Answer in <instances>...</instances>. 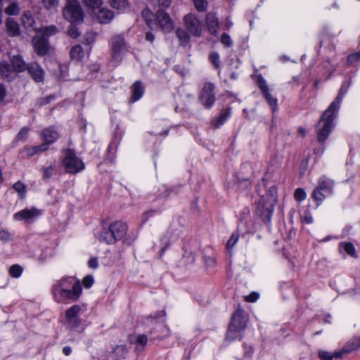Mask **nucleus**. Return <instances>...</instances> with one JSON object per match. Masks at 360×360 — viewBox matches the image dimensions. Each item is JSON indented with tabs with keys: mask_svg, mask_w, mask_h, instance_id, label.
Here are the masks:
<instances>
[{
	"mask_svg": "<svg viewBox=\"0 0 360 360\" xmlns=\"http://www.w3.org/2000/svg\"><path fill=\"white\" fill-rule=\"evenodd\" d=\"M345 251L349 255L356 257V251L354 246L351 243H347L344 245Z\"/></svg>",
	"mask_w": 360,
	"mask_h": 360,
	"instance_id": "nucleus-49",
	"label": "nucleus"
},
{
	"mask_svg": "<svg viewBox=\"0 0 360 360\" xmlns=\"http://www.w3.org/2000/svg\"><path fill=\"white\" fill-rule=\"evenodd\" d=\"M11 240V234L8 231L0 229V240L3 242H8Z\"/></svg>",
	"mask_w": 360,
	"mask_h": 360,
	"instance_id": "nucleus-51",
	"label": "nucleus"
},
{
	"mask_svg": "<svg viewBox=\"0 0 360 360\" xmlns=\"http://www.w3.org/2000/svg\"><path fill=\"white\" fill-rule=\"evenodd\" d=\"M46 150V144H41L38 146H33V147H27L25 148V151L27 153V156H33L35 154H37L39 152H43Z\"/></svg>",
	"mask_w": 360,
	"mask_h": 360,
	"instance_id": "nucleus-32",
	"label": "nucleus"
},
{
	"mask_svg": "<svg viewBox=\"0 0 360 360\" xmlns=\"http://www.w3.org/2000/svg\"><path fill=\"white\" fill-rule=\"evenodd\" d=\"M43 7L48 11H56L58 6V0H41Z\"/></svg>",
	"mask_w": 360,
	"mask_h": 360,
	"instance_id": "nucleus-30",
	"label": "nucleus"
},
{
	"mask_svg": "<svg viewBox=\"0 0 360 360\" xmlns=\"http://www.w3.org/2000/svg\"><path fill=\"white\" fill-rule=\"evenodd\" d=\"M6 31L11 37H17L20 34L19 25L12 18L6 20Z\"/></svg>",
	"mask_w": 360,
	"mask_h": 360,
	"instance_id": "nucleus-24",
	"label": "nucleus"
},
{
	"mask_svg": "<svg viewBox=\"0 0 360 360\" xmlns=\"http://www.w3.org/2000/svg\"><path fill=\"white\" fill-rule=\"evenodd\" d=\"M143 88L141 86V82H136L132 86V101H138L143 95Z\"/></svg>",
	"mask_w": 360,
	"mask_h": 360,
	"instance_id": "nucleus-29",
	"label": "nucleus"
},
{
	"mask_svg": "<svg viewBox=\"0 0 360 360\" xmlns=\"http://www.w3.org/2000/svg\"><path fill=\"white\" fill-rule=\"evenodd\" d=\"M258 297L259 294L255 292H253L245 297V300L248 302H255L258 299Z\"/></svg>",
	"mask_w": 360,
	"mask_h": 360,
	"instance_id": "nucleus-60",
	"label": "nucleus"
},
{
	"mask_svg": "<svg viewBox=\"0 0 360 360\" xmlns=\"http://www.w3.org/2000/svg\"><path fill=\"white\" fill-rule=\"evenodd\" d=\"M98 239L101 242H105L107 244H113L116 242L115 236L109 226L108 229H103L98 235Z\"/></svg>",
	"mask_w": 360,
	"mask_h": 360,
	"instance_id": "nucleus-25",
	"label": "nucleus"
},
{
	"mask_svg": "<svg viewBox=\"0 0 360 360\" xmlns=\"http://www.w3.org/2000/svg\"><path fill=\"white\" fill-rule=\"evenodd\" d=\"M68 33L72 38H77L80 34L77 27L75 26V23L70 24L68 30Z\"/></svg>",
	"mask_w": 360,
	"mask_h": 360,
	"instance_id": "nucleus-45",
	"label": "nucleus"
},
{
	"mask_svg": "<svg viewBox=\"0 0 360 360\" xmlns=\"http://www.w3.org/2000/svg\"><path fill=\"white\" fill-rule=\"evenodd\" d=\"M154 213V211L153 210H150V211H148V212H146L143 214V223L146 222L148 219L149 217H150Z\"/></svg>",
	"mask_w": 360,
	"mask_h": 360,
	"instance_id": "nucleus-64",
	"label": "nucleus"
},
{
	"mask_svg": "<svg viewBox=\"0 0 360 360\" xmlns=\"http://www.w3.org/2000/svg\"><path fill=\"white\" fill-rule=\"evenodd\" d=\"M29 128L22 127L16 136L17 141H25L27 138Z\"/></svg>",
	"mask_w": 360,
	"mask_h": 360,
	"instance_id": "nucleus-46",
	"label": "nucleus"
},
{
	"mask_svg": "<svg viewBox=\"0 0 360 360\" xmlns=\"http://www.w3.org/2000/svg\"><path fill=\"white\" fill-rule=\"evenodd\" d=\"M142 15H143V18L145 19V20L146 22V24L149 27H150V24L152 23V20L150 19V17L153 16L152 12L149 9L145 8L142 11Z\"/></svg>",
	"mask_w": 360,
	"mask_h": 360,
	"instance_id": "nucleus-50",
	"label": "nucleus"
},
{
	"mask_svg": "<svg viewBox=\"0 0 360 360\" xmlns=\"http://www.w3.org/2000/svg\"><path fill=\"white\" fill-rule=\"evenodd\" d=\"M294 197L298 202H301L306 198V193L302 188H297L294 193Z\"/></svg>",
	"mask_w": 360,
	"mask_h": 360,
	"instance_id": "nucleus-44",
	"label": "nucleus"
},
{
	"mask_svg": "<svg viewBox=\"0 0 360 360\" xmlns=\"http://www.w3.org/2000/svg\"><path fill=\"white\" fill-rule=\"evenodd\" d=\"M234 321L236 325L235 328L243 330L247 325L248 316L243 310L238 309L232 316L230 324H233Z\"/></svg>",
	"mask_w": 360,
	"mask_h": 360,
	"instance_id": "nucleus-16",
	"label": "nucleus"
},
{
	"mask_svg": "<svg viewBox=\"0 0 360 360\" xmlns=\"http://www.w3.org/2000/svg\"><path fill=\"white\" fill-rule=\"evenodd\" d=\"M28 74L36 82H42L44 79L45 72L37 62L28 63L27 70Z\"/></svg>",
	"mask_w": 360,
	"mask_h": 360,
	"instance_id": "nucleus-15",
	"label": "nucleus"
},
{
	"mask_svg": "<svg viewBox=\"0 0 360 360\" xmlns=\"http://www.w3.org/2000/svg\"><path fill=\"white\" fill-rule=\"evenodd\" d=\"M110 6L117 10H123L128 6L127 0H110Z\"/></svg>",
	"mask_w": 360,
	"mask_h": 360,
	"instance_id": "nucleus-33",
	"label": "nucleus"
},
{
	"mask_svg": "<svg viewBox=\"0 0 360 360\" xmlns=\"http://www.w3.org/2000/svg\"><path fill=\"white\" fill-rule=\"evenodd\" d=\"M94 281V277L91 275H87L83 278L82 285L85 288H89L90 287L92 286Z\"/></svg>",
	"mask_w": 360,
	"mask_h": 360,
	"instance_id": "nucleus-52",
	"label": "nucleus"
},
{
	"mask_svg": "<svg viewBox=\"0 0 360 360\" xmlns=\"http://www.w3.org/2000/svg\"><path fill=\"white\" fill-rule=\"evenodd\" d=\"M156 19L158 22L160 29L164 32H169L172 30V21L169 15L166 12L162 9H158L156 12Z\"/></svg>",
	"mask_w": 360,
	"mask_h": 360,
	"instance_id": "nucleus-14",
	"label": "nucleus"
},
{
	"mask_svg": "<svg viewBox=\"0 0 360 360\" xmlns=\"http://www.w3.org/2000/svg\"><path fill=\"white\" fill-rule=\"evenodd\" d=\"M22 271V267L18 264L11 266L9 269L10 274L15 278L19 277L21 275Z\"/></svg>",
	"mask_w": 360,
	"mask_h": 360,
	"instance_id": "nucleus-40",
	"label": "nucleus"
},
{
	"mask_svg": "<svg viewBox=\"0 0 360 360\" xmlns=\"http://www.w3.org/2000/svg\"><path fill=\"white\" fill-rule=\"evenodd\" d=\"M333 181L326 176H321L318 181V186L312 193V198L318 202L319 205L324 199V193L330 195L333 193Z\"/></svg>",
	"mask_w": 360,
	"mask_h": 360,
	"instance_id": "nucleus-5",
	"label": "nucleus"
},
{
	"mask_svg": "<svg viewBox=\"0 0 360 360\" xmlns=\"http://www.w3.org/2000/svg\"><path fill=\"white\" fill-rule=\"evenodd\" d=\"M215 86L213 83L205 82L201 90L199 99L207 108H210L215 102Z\"/></svg>",
	"mask_w": 360,
	"mask_h": 360,
	"instance_id": "nucleus-7",
	"label": "nucleus"
},
{
	"mask_svg": "<svg viewBox=\"0 0 360 360\" xmlns=\"http://www.w3.org/2000/svg\"><path fill=\"white\" fill-rule=\"evenodd\" d=\"M77 285H81L80 282L74 277L63 278L57 281L53 286V295L59 292L64 291L76 287Z\"/></svg>",
	"mask_w": 360,
	"mask_h": 360,
	"instance_id": "nucleus-10",
	"label": "nucleus"
},
{
	"mask_svg": "<svg viewBox=\"0 0 360 360\" xmlns=\"http://www.w3.org/2000/svg\"><path fill=\"white\" fill-rule=\"evenodd\" d=\"M11 63L18 74L26 70L28 66V64H26L22 57L20 55L13 56L11 59Z\"/></svg>",
	"mask_w": 360,
	"mask_h": 360,
	"instance_id": "nucleus-21",
	"label": "nucleus"
},
{
	"mask_svg": "<svg viewBox=\"0 0 360 360\" xmlns=\"http://www.w3.org/2000/svg\"><path fill=\"white\" fill-rule=\"evenodd\" d=\"M276 189L274 186H272L269 190L270 199H268V198L264 196H262L258 202L257 212L259 215L264 217L268 221L271 220L274 209V204L276 202Z\"/></svg>",
	"mask_w": 360,
	"mask_h": 360,
	"instance_id": "nucleus-3",
	"label": "nucleus"
},
{
	"mask_svg": "<svg viewBox=\"0 0 360 360\" xmlns=\"http://www.w3.org/2000/svg\"><path fill=\"white\" fill-rule=\"evenodd\" d=\"M42 32L44 36L51 37L58 33V30L56 25H51L42 28Z\"/></svg>",
	"mask_w": 360,
	"mask_h": 360,
	"instance_id": "nucleus-37",
	"label": "nucleus"
},
{
	"mask_svg": "<svg viewBox=\"0 0 360 360\" xmlns=\"http://www.w3.org/2000/svg\"><path fill=\"white\" fill-rule=\"evenodd\" d=\"M88 265L90 268L96 269L98 267V260L96 258H91L89 260Z\"/></svg>",
	"mask_w": 360,
	"mask_h": 360,
	"instance_id": "nucleus-61",
	"label": "nucleus"
},
{
	"mask_svg": "<svg viewBox=\"0 0 360 360\" xmlns=\"http://www.w3.org/2000/svg\"><path fill=\"white\" fill-rule=\"evenodd\" d=\"M13 188L18 193L20 198H23L25 195V185L21 181L15 183L13 186Z\"/></svg>",
	"mask_w": 360,
	"mask_h": 360,
	"instance_id": "nucleus-36",
	"label": "nucleus"
},
{
	"mask_svg": "<svg viewBox=\"0 0 360 360\" xmlns=\"http://www.w3.org/2000/svg\"><path fill=\"white\" fill-rule=\"evenodd\" d=\"M176 34L177 37L180 40L181 44H185L188 42L189 36L188 35L187 32L185 30L179 28L176 30Z\"/></svg>",
	"mask_w": 360,
	"mask_h": 360,
	"instance_id": "nucleus-35",
	"label": "nucleus"
},
{
	"mask_svg": "<svg viewBox=\"0 0 360 360\" xmlns=\"http://www.w3.org/2000/svg\"><path fill=\"white\" fill-rule=\"evenodd\" d=\"M20 8L16 3H12L8 6L5 9V13L10 15H16L19 13Z\"/></svg>",
	"mask_w": 360,
	"mask_h": 360,
	"instance_id": "nucleus-34",
	"label": "nucleus"
},
{
	"mask_svg": "<svg viewBox=\"0 0 360 360\" xmlns=\"http://www.w3.org/2000/svg\"><path fill=\"white\" fill-rule=\"evenodd\" d=\"M159 9L164 11L171 4V0H158Z\"/></svg>",
	"mask_w": 360,
	"mask_h": 360,
	"instance_id": "nucleus-56",
	"label": "nucleus"
},
{
	"mask_svg": "<svg viewBox=\"0 0 360 360\" xmlns=\"http://www.w3.org/2000/svg\"><path fill=\"white\" fill-rule=\"evenodd\" d=\"M39 215L38 210L32 208L30 210L25 209L14 214V218L17 220L20 219H30Z\"/></svg>",
	"mask_w": 360,
	"mask_h": 360,
	"instance_id": "nucleus-22",
	"label": "nucleus"
},
{
	"mask_svg": "<svg viewBox=\"0 0 360 360\" xmlns=\"http://www.w3.org/2000/svg\"><path fill=\"white\" fill-rule=\"evenodd\" d=\"M257 84L260 89L262 95L265 98L266 101L271 108L273 112H275L277 109V99L274 98L273 96L269 92V86L266 84V82L264 77L262 75H258L257 77Z\"/></svg>",
	"mask_w": 360,
	"mask_h": 360,
	"instance_id": "nucleus-8",
	"label": "nucleus"
},
{
	"mask_svg": "<svg viewBox=\"0 0 360 360\" xmlns=\"http://www.w3.org/2000/svg\"><path fill=\"white\" fill-rule=\"evenodd\" d=\"M97 19L101 24L109 23L114 18V13L112 11L107 8H101L97 15Z\"/></svg>",
	"mask_w": 360,
	"mask_h": 360,
	"instance_id": "nucleus-23",
	"label": "nucleus"
},
{
	"mask_svg": "<svg viewBox=\"0 0 360 360\" xmlns=\"http://www.w3.org/2000/svg\"><path fill=\"white\" fill-rule=\"evenodd\" d=\"M349 352V350H347V349L345 348L341 351L335 352L332 356H333V357L340 358L342 356L343 354H347Z\"/></svg>",
	"mask_w": 360,
	"mask_h": 360,
	"instance_id": "nucleus-63",
	"label": "nucleus"
},
{
	"mask_svg": "<svg viewBox=\"0 0 360 360\" xmlns=\"http://www.w3.org/2000/svg\"><path fill=\"white\" fill-rule=\"evenodd\" d=\"M204 261L208 267H214L216 265V260L213 257L205 256L204 257Z\"/></svg>",
	"mask_w": 360,
	"mask_h": 360,
	"instance_id": "nucleus-54",
	"label": "nucleus"
},
{
	"mask_svg": "<svg viewBox=\"0 0 360 360\" xmlns=\"http://www.w3.org/2000/svg\"><path fill=\"white\" fill-rule=\"evenodd\" d=\"M210 60L211 63H212V65L216 68H220V60H219V56L218 53H211L210 56Z\"/></svg>",
	"mask_w": 360,
	"mask_h": 360,
	"instance_id": "nucleus-47",
	"label": "nucleus"
},
{
	"mask_svg": "<svg viewBox=\"0 0 360 360\" xmlns=\"http://www.w3.org/2000/svg\"><path fill=\"white\" fill-rule=\"evenodd\" d=\"M41 136L44 141L42 144L46 145L47 150L49 146L58 139L59 134L53 128L51 127L42 130Z\"/></svg>",
	"mask_w": 360,
	"mask_h": 360,
	"instance_id": "nucleus-19",
	"label": "nucleus"
},
{
	"mask_svg": "<svg viewBox=\"0 0 360 360\" xmlns=\"http://www.w3.org/2000/svg\"><path fill=\"white\" fill-rule=\"evenodd\" d=\"M114 352L116 354H120L122 356V358L124 357V355L127 352L126 348L124 346H117Z\"/></svg>",
	"mask_w": 360,
	"mask_h": 360,
	"instance_id": "nucleus-58",
	"label": "nucleus"
},
{
	"mask_svg": "<svg viewBox=\"0 0 360 360\" xmlns=\"http://www.w3.org/2000/svg\"><path fill=\"white\" fill-rule=\"evenodd\" d=\"M236 326L235 321L233 324H229L226 340L228 341H233L237 339H240L241 336L240 332L241 330H237L235 327Z\"/></svg>",
	"mask_w": 360,
	"mask_h": 360,
	"instance_id": "nucleus-28",
	"label": "nucleus"
},
{
	"mask_svg": "<svg viewBox=\"0 0 360 360\" xmlns=\"http://www.w3.org/2000/svg\"><path fill=\"white\" fill-rule=\"evenodd\" d=\"M148 342V337L145 334H138L135 337V340L134 343L136 345L135 351L137 353L141 352L143 351L145 347L146 346Z\"/></svg>",
	"mask_w": 360,
	"mask_h": 360,
	"instance_id": "nucleus-27",
	"label": "nucleus"
},
{
	"mask_svg": "<svg viewBox=\"0 0 360 360\" xmlns=\"http://www.w3.org/2000/svg\"><path fill=\"white\" fill-rule=\"evenodd\" d=\"M34 50L39 56H44L49 53V44L48 40L44 37H40L34 39Z\"/></svg>",
	"mask_w": 360,
	"mask_h": 360,
	"instance_id": "nucleus-17",
	"label": "nucleus"
},
{
	"mask_svg": "<svg viewBox=\"0 0 360 360\" xmlns=\"http://www.w3.org/2000/svg\"><path fill=\"white\" fill-rule=\"evenodd\" d=\"M70 58L75 60H80L83 56L82 48L80 45L72 46L70 51Z\"/></svg>",
	"mask_w": 360,
	"mask_h": 360,
	"instance_id": "nucleus-31",
	"label": "nucleus"
},
{
	"mask_svg": "<svg viewBox=\"0 0 360 360\" xmlns=\"http://www.w3.org/2000/svg\"><path fill=\"white\" fill-rule=\"evenodd\" d=\"M17 75L11 63L6 60L0 62V76L2 79L11 82L16 78Z\"/></svg>",
	"mask_w": 360,
	"mask_h": 360,
	"instance_id": "nucleus-12",
	"label": "nucleus"
},
{
	"mask_svg": "<svg viewBox=\"0 0 360 360\" xmlns=\"http://www.w3.org/2000/svg\"><path fill=\"white\" fill-rule=\"evenodd\" d=\"M6 95V90L4 87V86L1 84H0V101L4 99L5 96Z\"/></svg>",
	"mask_w": 360,
	"mask_h": 360,
	"instance_id": "nucleus-62",
	"label": "nucleus"
},
{
	"mask_svg": "<svg viewBox=\"0 0 360 360\" xmlns=\"http://www.w3.org/2000/svg\"><path fill=\"white\" fill-rule=\"evenodd\" d=\"M206 23L209 32L212 34H216L219 29V20L216 15L212 13L207 14Z\"/></svg>",
	"mask_w": 360,
	"mask_h": 360,
	"instance_id": "nucleus-20",
	"label": "nucleus"
},
{
	"mask_svg": "<svg viewBox=\"0 0 360 360\" xmlns=\"http://www.w3.org/2000/svg\"><path fill=\"white\" fill-rule=\"evenodd\" d=\"M82 288L81 285H77L76 287L70 289H67L64 291L59 292L53 295L54 300L58 303H65L69 301L77 300L81 294Z\"/></svg>",
	"mask_w": 360,
	"mask_h": 360,
	"instance_id": "nucleus-6",
	"label": "nucleus"
},
{
	"mask_svg": "<svg viewBox=\"0 0 360 360\" xmlns=\"http://www.w3.org/2000/svg\"><path fill=\"white\" fill-rule=\"evenodd\" d=\"M185 24L188 32L194 35L200 36L202 26L198 19L193 14H188L184 17Z\"/></svg>",
	"mask_w": 360,
	"mask_h": 360,
	"instance_id": "nucleus-11",
	"label": "nucleus"
},
{
	"mask_svg": "<svg viewBox=\"0 0 360 360\" xmlns=\"http://www.w3.org/2000/svg\"><path fill=\"white\" fill-rule=\"evenodd\" d=\"M193 3L198 11H204L207 6V0H193Z\"/></svg>",
	"mask_w": 360,
	"mask_h": 360,
	"instance_id": "nucleus-43",
	"label": "nucleus"
},
{
	"mask_svg": "<svg viewBox=\"0 0 360 360\" xmlns=\"http://www.w3.org/2000/svg\"><path fill=\"white\" fill-rule=\"evenodd\" d=\"M221 43L225 44L227 46H230L231 45V39L229 34L224 33L221 35Z\"/></svg>",
	"mask_w": 360,
	"mask_h": 360,
	"instance_id": "nucleus-57",
	"label": "nucleus"
},
{
	"mask_svg": "<svg viewBox=\"0 0 360 360\" xmlns=\"http://www.w3.org/2000/svg\"><path fill=\"white\" fill-rule=\"evenodd\" d=\"M110 227L116 241L123 238L127 233V224L122 221H115L112 223L110 225Z\"/></svg>",
	"mask_w": 360,
	"mask_h": 360,
	"instance_id": "nucleus-18",
	"label": "nucleus"
},
{
	"mask_svg": "<svg viewBox=\"0 0 360 360\" xmlns=\"http://www.w3.org/2000/svg\"><path fill=\"white\" fill-rule=\"evenodd\" d=\"M95 39L96 34L93 32H88L85 34L84 43L87 45H90L95 41Z\"/></svg>",
	"mask_w": 360,
	"mask_h": 360,
	"instance_id": "nucleus-48",
	"label": "nucleus"
},
{
	"mask_svg": "<svg viewBox=\"0 0 360 360\" xmlns=\"http://www.w3.org/2000/svg\"><path fill=\"white\" fill-rule=\"evenodd\" d=\"M22 22L25 26L32 27L34 23V19L30 12H25L22 15Z\"/></svg>",
	"mask_w": 360,
	"mask_h": 360,
	"instance_id": "nucleus-38",
	"label": "nucleus"
},
{
	"mask_svg": "<svg viewBox=\"0 0 360 360\" xmlns=\"http://www.w3.org/2000/svg\"><path fill=\"white\" fill-rule=\"evenodd\" d=\"M319 356L321 360H332L333 359V356L326 351H320L319 352Z\"/></svg>",
	"mask_w": 360,
	"mask_h": 360,
	"instance_id": "nucleus-53",
	"label": "nucleus"
},
{
	"mask_svg": "<svg viewBox=\"0 0 360 360\" xmlns=\"http://www.w3.org/2000/svg\"><path fill=\"white\" fill-rule=\"evenodd\" d=\"M65 157L62 160L66 172L76 174L84 169V163L71 149L64 150Z\"/></svg>",
	"mask_w": 360,
	"mask_h": 360,
	"instance_id": "nucleus-4",
	"label": "nucleus"
},
{
	"mask_svg": "<svg viewBox=\"0 0 360 360\" xmlns=\"http://www.w3.org/2000/svg\"><path fill=\"white\" fill-rule=\"evenodd\" d=\"M62 13L70 23L80 24L84 21V13L77 0H66Z\"/></svg>",
	"mask_w": 360,
	"mask_h": 360,
	"instance_id": "nucleus-2",
	"label": "nucleus"
},
{
	"mask_svg": "<svg viewBox=\"0 0 360 360\" xmlns=\"http://www.w3.org/2000/svg\"><path fill=\"white\" fill-rule=\"evenodd\" d=\"M81 311V307L77 305H73L67 309L65 312V321L70 328L77 327L80 322L78 319V314Z\"/></svg>",
	"mask_w": 360,
	"mask_h": 360,
	"instance_id": "nucleus-13",
	"label": "nucleus"
},
{
	"mask_svg": "<svg viewBox=\"0 0 360 360\" xmlns=\"http://www.w3.org/2000/svg\"><path fill=\"white\" fill-rule=\"evenodd\" d=\"M231 108L222 109L219 116L213 120V124L215 127L221 126L231 115Z\"/></svg>",
	"mask_w": 360,
	"mask_h": 360,
	"instance_id": "nucleus-26",
	"label": "nucleus"
},
{
	"mask_svg": "<svg viewBox=\"0 0 360 360\" xmlns=\"http://www.w3.org/2000/svg\"><path fill=\"white\" fill-rule=\"evenodd\" d=\"M345 94L346 90L341 87L335 101L330 104L328 108L321 115L319 124L323 122V125L319 130L317 134V139L319 142L325 141L333 130L335 126L333 122L336 117V115L340 109V104Z\"/></svg>",
	"mask_w": 360,
	"mask_h": 360,
	"instance_id": "nucleus-1",
	"label": "nucleus"
},
{
	"mask_svg": "<svg viewBox=\"0 0 360 360\" xmlns=\"http://www.w3.org/2000/svg\"><path fill=\"white\" fill-rule=\"evenodd\" d=\"M360 347V338H356L352 340L347 346V350L349 352L356 349Z\"/></svg>",
	"mask_w": 360,
	"mask_h": 360,
	"instance_id": "nucleus-42",
	"label": "nucleus"
},
{
	"mask_svg": "<svg viewBox=\"0 0 360 360\" xmlns=\"http://www.w3.org/2000/svg\"><path fill=\"white\" fill-rule=\"evenodd\" d=\"M83 1L86 6L92 9L99 8L103 4L102 0H83Z\"/></svg>",
	"mask_w": 360,
	"mask_h": 360,
	"instance_id": "nucleus-39",
	"label": "nucleus"
},
{
	"mask_svg": "<svg viewBox=\"0 0 360 360\" xmlns=\"http://www.w3.org/2000/svg\"><path fill=\"white\" fill-rule=\"evenodd\" d=\"M238 234L234 233L231 235V238L228 240L226 243V248L229 251H230L234 247L238 240Z\"/></svg>",
	"mask_w": 360,
	"mask_h": 360,
	"instance_id": "nucleus-41",
	"label": "nucleus"
},
{
	"mask_svg": "<svg viewBox=\"0 0 360 360\" xmlns=\"http://www.w3.org/2000/svg\"><path fill=\"white\" fill-rule=\"evenodd\" d=\"M111 47L112 58L120 61L121 60V56L127 51V45L124 38L120 35L112 37Z\"/></svg>",
	"mask_w": 360,
	"mask_h": 360,
	"instance_id": "nucleus-9",
	"label": "nucleus"
},
{
	"mask_svg": "<svg viewBox=\"0 0 360 360\" xmlns=\"http://www.w3.org/2000/svg\"><path fill=\"white\" fill-rule=\"evenodd\" d=\"M360 59V52H358V53H353V54H350L348 57H347V60L349 63H353L356 60H358Z\"/></svg>",
	"mask_w": 360,
	"mask_h": 360,
	"instance_id": "nucleus-59",
	"label": "nucleus"
},
{
	"mask_svg": "<svg viewBox=\"0 0 360 360\" xmlns=\"http://www.w3.org/2000/svg\"><path fill=\"white\" fill-rule=\"evenodd\" d=\"M54 169L53 165H50L49 167L44 168V178L49 179L52 176L53 172Z\"/></svg>",
	"mask_w": 360,
	"mask_h": 360,
	"instance_id": "nucleus-55",
	"label": "nucleus"
}]
</instances>
